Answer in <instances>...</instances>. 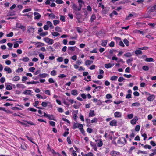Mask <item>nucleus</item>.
<instances>
[{
  "instance_id": "nucleus-1",
  "label": "nucleus",
  "mask_w": 156,
  "mask_h": 156,
  "mask_svg": "<svg viewBox=\"0 0 156 156\" xmlns=\"http://www.w3.org/2000/svg\"><path fill=\"white\" fill-rule=\"evenodd\" d=\"M43 40L45 42L48 43L49 45H51L54 43L53 39H51L48 37L44 38Z\"/></svg>"
},
{
  "instance_id": "nucleus-2",
  "label": "nucleus",
  "mask_w": 156,
  "mask_h": 156,
  "mask_svg": "<svg viewBox=\"0 0 156 156\" xmlns=\"http://www.w3.org/2000/svg\"><path fill=\"white\" fill-rule=\"evenodd\" d=\"M16 26L17 28L21 29L23 31H25L26 30V27L22 25L20 23H16Z\"/></svg>"
},
{
  "instance_id": "nucleus-3",
  "label": "nucleus",
  "mask_w": 156,
  "mask_h": 156,
  "mask_svg": "<svg viewBox=\"0 0 156 156\" xmlns=\"http://www.w3.org/2000/svg\"><path fill=\"white\" fill-rule=\"evenodd\" d=\"M34 15L35 16L34 19L35 20H38L40 19L41 17V15L38 12H34Z\"/></svg>"
},
{
  "instance_id": "nucleus-4",
  "label": "nucleus",
  "mask_w": 156,
  "mask_h": 156,
  "mask_svg": "<svg viewBox=\"0 0 156 156\" xmlns=\"http://www.w3.org/2000/svg\"><path fill=\"white\" fill-rule=\"evenodd\" d=\"M82 126V124H81L77 123H74L73 124V126L72 127L73 129H76L79 128V129L80 128V125Z\"/></svg>"
},
{
  "instance_id": "nucleus-5",
  "label": "nucleus",
  "mask_w": 156,
  "mask_h": 156,
  "mask_svg": "<svg viewBox=\"0 0 156 156\" xmlns=\"http://www.w3.org/2000/svg\"><path fill=\"white\" fill-rule=\"evenodd\" d=\"M126 142V139L124 138L121 137L118 140L117 143L119 144H123Z\"/></svg>"
},
{
  "instance_id": "nucleus-6",
  "label": "nucleus",
  "mask_w": 156,
  "mask_h": 156,
  "mask_svg": "<svg viewBox=\"0 0 156 156\" xmlns=\"http://www.w3.org/2000/svg\"><path fill=\"white\" fill-rule=\"evenodd\" d=\"M117 122L115 120H113L111 121L109 123L110 125L112 126H115L117 125Z\"/></svg>"
},
{
  "instance_id": "nucleus-7",
  "label": "nucleus",
  "mask_w": 156,
  "mask_h": 156,
  "mask_svg": "<svg viewBox=\"0 0 156 156\" xmlns=\"http://www.w3.org/2000/svg\"><path fill=\"white\" fill-rule=\"evenodd\" d=\"M156 10V5L151 7L149 10L148 12L149 14Z\"/></svg>"
},
{
  "instance_id": "nucleus-8",
  "label": "nucleus",
  "mask_w": 156,
  "mask_h": 156,
  "mask_svg": "<svg viewBox=\"0 0 156 156\" xmlns=\"http://www.w3.org/2000/svg\"><path fill=\"white\" fill-rule=\"evenodd\" d=\"M99 141V142L98 143L97 146L98 147H101L103 145V142L101 139L97 140H95V142H97Z\"/></svg>"
},
{
  "instance_id": "nucleus-9",
  "label": "nucleus",
  "mask_w": 156,
  "mask_h": 156,
  "mask_svg": "<svg viewBox=\"0 0 156 156\" xmlns=\"http://www.w3.org/2000/svg\"><path fill=\"white\" fill-rule=\"evenodd\" d=\"M155 96L154 95H151L148 97L147 99L148 100L150 101H152L154 99Z\"/></svg>"
},
{
  "instance_id": "nucleus-10",
  "label": "nucleus",
  "mask_w": 156,
  "mask_h": 156,
  "mask_svg": "<svg viewBox=\"0 0 156 156\" xmlns=\"http://www.w3.org/2000/svg\"><path fill=\"white\" fill-rule=\"evenodd\" d=\"M90 144L91 146L92 147L94 150L96 151L97 150V147L96 144L92 142V141H91L90 142Z\"/></svg>"
},
{
  "instance_id": "nucleus-11",
  "label": "nucleus",
  "mask_w": 156,
  "mask_h": 156,
  "mask_svg": "<svg viewBox=\"0 0 156 156\" xmlns=\"http://www.w3.org/2000/svg\"><path fill=\"white\" fill-rule=\"evenodd\" d=\"M115 117L117 118H120L121 117V113L119 112H116L114 114Z\"/></svg>"
},
{
  "instance_id": "nucleus-12",
  "label": "nucleus",
  "mask_w": 156,
  "mask_h": 156,
  "mask_svg": "<svg viewBox=\"0 0 156 156\" xmlns=\"http://www.w3.org/2000/svg\"><path fill=\"white\" fill-rule=\"evenodd\" d=\"M120 154L119 152H117L114 151H112L111 152L110 154L112 156H116Z\"/></svg>"
},
{
  "instance_id": "nucleus-13",
  "label": "nucleus",
  "mask_w": 156,
  "mask_h": 156,
  "mask_svg": "<svg viewBox=\"0 0 156 156\" xmlns=\"http://www.w3.org/2000/svg\"><path fill=\"white\" fill-rule=\"evenodd\" d=\"M114 65V64H111V63H109L105 64L104 66L106 68L108 69L112 67Z\"/></svg>"
},
{
  "instance_id": "nucleus-14",
  "label": "nucleus",
  "mask_w": 156,
  "mask_h": 156,
  "mask_svg": "<svg viewBox=\"0 0 156 156\" xmlns=\"http://www.w3.org/2000/svg\"><path fill=\"white\" fill-rule=\"evenodd\" d=\"M71 93L72 95L74 96H76L78 94V91L76 89L73 90Z\"/></svg>"
},
{
  "instance_id": "nucleus-15",
  "label": "nucleus",
  "mask_w": 156,
  "mask_h": 156,
  "mask_svg": "<svg viewBox=\"0 0 156 156\" xmlns=\"http://www.w3.org/2000/svg\"><path fill=\"white\" fill-rule=\"evenodd\" d=\"M95 114L94 113V110H90L89 114V117H92L95 115Z\"/></svg>"
},
{
  "instance_id": "nucleus-16",
  "label": "nucleus",
  "mask_w": 156,
  "mask_h": 156,
  "mask_svg": "<svg viewBox=\"0 0 156 156\" xmlns=\"http://www.w3.org/2000/svg\"><path fill=\"white\" fill-rule=\"evenodd\" d=\"M49 76L48 74L47 73H42L40 74L39 75V76L41 78H45L47 77H48Z\"/></svg>"
},
{
  "instance_id": "nucleus-17",
  "label": "nucleus",
  "mask_w": 156,
  "mask_h": 156,
  "mask_svg": "<svg viewBox=\"0 0 156 156\" xmlns=\"http://www.w3.org/2000/svg\"><path fill=\"white\" fill-rule=\"evenodd\" d=\"M72 8L75 11H78V10L77 6L75 3H73L72 5Z\"/></svg>"
},
{
  "instance_id": "nucleus-18",
  "label": "nucleus",
  "mask_w": 156,
  "mask_h": 156,
  "mask_svg": "<svg viewBox=\"0 0 156 156\" xmlns=\"http://www.w3.org/2000/svg\"><path fill=\"white\" fill-rule=\"evenodd\" d=\"M46 23L48 27L51 29H53L54 28V26L53 25L52 23L50 21H47L46 22Z\"/></svg>"
},
{
  "instance_id": "nucleus-19",
  "label": "nucleus",
  "mask_w": 156,
  "mask_h": 156,
  "mask_svg": "<svg viewBox=\"0 0 156 156\" xmlns=\"http://www.w3.org/2000/svg\"><path fill=\"white\" fill-rule=\"evenodd\" d=\"M46 49L48 51L50 52H53L55 50L52 47L50 46H47L46 48Z\"/></svg>"
},
{
  "instance_id": "nucleus-20",
  "label": "nucleus",
  "mask_w": 156,
  "mask_h": 156,
  "mask_svg": "<svg viewBox=\"0 0 156 156\" xmlns=\"http://www.w3.org/2000/svg\"><path fill=\"white\" fill-rule=\"evenodd\" d=\"M81 133L83 135H85V131L83 128V126L82 125V126L81 125L80 126V128L79 129Z\"/></svg>"
},
{
  "instance_id": "nucleus-21",
  "label": "nucleus",
  "mask_w": 156,
  "mask_h": 156,
  "mask_svg": "<svg viewBox=\"0 0 156 156\" xmlns=\"http://www.w3.org/2000/svg\"><path fill=\"white\" fill-rule=\"evenodd\" d=\"M145 61L147 62H153L154 59L152 58H146Z\"/></svg>"
},
{
  "instance_id": "nucleus-22",
  "label": "nucleus",
  "mask_w": 156,
  "mask_h": 156,
  "mask_svg": "<svg viewBox=\"0 0 156 156\" xmlns=\"http://www.w3.org/2000/svg\"><path fill=\"white\" fill-rule=\"evenodd\" d=\"M130 122L132 125L136 124V117L135 116L133 119Z\"/></svg>"
},
{
  "instance_id": "nucleus-23",
  "label": "nucleus",
  "mask_w": 156,
  "mask_h": 156,
  "mask_svg": "<svg viewBox=\"0 0 156 156\" xmlns=\"http://www.w3.org/2000/svg\"><path fill=\"white\" fill-rule=\"evenodd\" d=\"M93 62L92 61L87 60L85 61V65L87 66L90 65L93 63Z\"/></svg>"
},
{
  "instance_id": "nucleus-24",
  "label": "nucleus",
  "mask_w": 156,
  "mask_h": 156,
  "mask_svg": "<svg viewBox=\"0 0 156 156\" xmlns=\"http://www.w3.org/2000/svg\"><path fill=\"white\" fill-rule=\"evenodd\" d=\"M107 40H102V43H101V45L105 47L106 46V45L107 44Z\"/></svg>"
},
{
  "instance_id": "nucleus-25",
  "label": "nucleus",
  "mask_w": 156,
  "mask_h": 156,
  "mask_svg": "<svg viewBox=\"0 0 156 156\" xmlns=\"http://www.w3.org/2000/svg\"><path fill=\"white\" fill-rule=\"evenodd\" d=\"M4 70L7 71L8 73H10L12 72V70L9 67H5L4 68Z\"/></svg>"
},
{
  "instance_id": "nucleus-26",
  "label": "nucleus",
  "mask_w": 156,
  "mask_h": 156,
  "mask_svg": "<svg viewBox=\"0 0 156 156\" xmlns=\"http://www.w3.org/2000/svg\"><path fill=\"white\" fill-rule=\"evenodd\" d=\"M20 77L18 76H16L12 79V80L14 81H16L19 80H20Z\"/></svg>"
},
{
  "instance_id": "nucleus-27",
  "label": "nucleus",
  "mask_w": 156,
  "mask_h": 156,
  "mask_svg": "<svg viewBox=\"0 0 156 156\" xmlns=\"http://www.w3.org/2000/svg\"><path fill=\"white\" fill-rule=\"evenodd\" d=\"M29 60V58L27 57H26L22 59L20 58V60H22L24 62H27Z\"/></svg>"
},
{
  "instance_id": "nucleus-28",
  "label": "nucleus",
  "mask_w": 156,
  "mask_h": 156,
  "mask_svg": "<svg viewBox=\"0 0 156 156\" xmlns=\"http://www.w3.org/2000/svg\"><path fill=\"white\" fill-rule=\"evenodd\" d=\"M96 16L95 14H93L91 17L90 19V21L92 22L94 20L96 19Z\"/></svg>"
},
{
  "instance_id": "nucleus-29",
  "label": "nucleus",
  "mask_w": 156,
  "mask_h": 156,
  "mask_svg": "<svg viewBox=\"0 0 156 156\" xmlns=\"http://www.w3.org/2000/svg\"><path fill=\"white\" fill-rule=\"evenodd\" d=\"M52 35L54 37H57L60 35V33L57 32H52Z\"/></svg>"
},
{
  "instance_id": "nucleus-30",
  "label": "nucleus",
  "mask_w": 156,
  "mask_h": 156,
  "mask_svg": "<svg viewBox=\"0 0 156 156\" xmlns=\"http://www.w3.org/2000/svg\"><path fill=\"white\" fill-rule=\"evenodd\" d=\"M48 32L47 31L43 32L39 34V35L41 36H44L48 35Z\"/></svg>"
},
{
  "instance_id": "nucleus-31",
  "label": "nucleus",
  "mask_w": 156,
  "mask_h": 156,
  "mask_svg": "<svg viewBox=\"0 0 156 156\" xmlns=\"http://www.w3.org/2000/svg\"><path fill=\"white\" fill-rule=\"evenodd\" d=\"M76 30L77 32L80 33H82L83 32V30L79 27H77L76 28Z\"/></svg>"
},
{
  "instance_id": "nucleus-32",
  "label": "nucleus",
  "mask_w": 156,
  "mask_h": 156,
  "mask_svg": "<svg viewBox=\"0 0 156 156\" xmlns=\"http://www.w3.org/2000/svg\"><path fill=\"white\" fill-rule=\"evenodd\" d=\"M93 101L94 102H96L97 101H98V102H100V103L97 104V105H101L102 104V102L100 100H98L96 98L94 99L93 100Z\"/></svg>"
},
{
  "instance_id": "nucleus-33",
  "label": "nucleus",
  "mask_w": 156,
  "mask_h": 156,
  "mask_svg": "<svg viewBox=\"0 0 156 156\" xmlns=\"http://www.w3.org/2000/svg\"><path fill=\"white\" fill-rule=\"evenodd\" d=\"M55 30L56 31L61 32L62 31V29L61 28L58 26H56L55 29Z\"/></svg>"
},
{
  "instance_id": "nucleus-34",
  "label": "nucleus",
  "mask_w": 156,
  "mask_h": 156,
  "mask_svg": "<svg viewBox=\"0 0 156 156\" xmlns=\"http://www.w3.org/2000/svg\"><path fill=\"white\" fill-rule=\"evenodd\" d=\"M27 31L29 33H34V29L33 27H30L27 30Z\"/></svg>"
},
{
  "instance_id": "nucleus-35",
  "label": "nucleus",
  "mask_w": 156,
  "mask_h": 156,
  "mask_svg": "<svg viewBox=\"0 0 156 156\" xmlns=\"http://www.w3.org/2000/svg\"><path fill=\"white\" fill-rule=\"evenodd\" d=\"M23 93L25 95H30L31 93V90H26L24 91Z\"/></svg>"
},
{
  "instance_id": "nucleus-36",
  "label": "nucleus",
  "mask_w": 156,
  "mask_h": 156,
  "mask_svg": "<svg viewBox=\"0 0 156 156\" xmlns=\"http://www.w3.org/2000/svg\"><path fill=\"white\" fill-rule=\"evenodd\" d=\"M123 42L125 44H126V45L127 46H128L129 45V42L126 39H125L123 40Z\"/></svg>"
},
{
  "instance_id": "nucleus-37",
  "label": "nucleus",
  "mask_w": 156,
  "mask_h": 156,
  "mask_svg": "<svg viewBox=\"0 0 156 156\" xmlns=\"http://www.w3.org/2000/svg\"><path fill=\"white\" fill-rule=\"evenodd\" d=\"M31 10V8H28L22 11V12L23 13L27 12H28L30 11Z\"/></svg>"
},
{
  "instance_id": "nucleus-38",
  "label": "nucleus",
  "mask_w": 156,
  "mask_h": 156,
  "mask_svg": "<svg viewBox=\"0 0 156 156\" xmlns=\"http://www.w3.org/2000/svg\"><path fill=\"white\" fill-rule=\"evenodd\" d=\"M98 122V119L97 118H94L91 121V122L92 123H97Z\"/></svg>"
},
{
  "instance_id": "nucleus-39",
  "label": "nucleus",
  "mask_w": 156,
  "mask_h": 156,
  "mask_svg": "<svg viewBox=\"0 0 156 156\" xmlns=\"http://www.w3.org/2000/svg\"><path fill=\"white\" fill-rule=\"evenodd\" d=\"M48 118L50 120H55V117L53 115H49Z\"/></svg>"
},
{
  "instance_id": "nucleus-40",
  "label": "nucleus",
  "mask_w": 156,
  "mask_h": 156,
  "mask_svg": "<svg viewBox=\"0 0 156 156\" xmlns=\"http://www.w3.org/2000/svg\"><path fill=\"white\" fill-rule=\"evenodd\" d=\"M55 2L58 4H62L64 3V2L62 0H56Z\"/></svg>"
},
{
  "instance_id": "nucleus-41",
  "label": "nucleus",
  "mask_w": 156,
  "mask_h": 156,
  "mask_svg": "<svg viewBox=\"0 0 156 156\" xmlns=\"http://www.w3.org/2000/svg\"><path fill=\"white\" fill-rule=\"evenodd\" d=\"M117 76H113L111 78L110 80L112 81H115L117 80Z\"/></svg>"
},
{
  "instance_id": "nucleus-42",
  "label": "nucleus",
  "mask_w": 156,
  "mask_h": 156,
  "mask_svg": "<svg viewBox=\"0 0 156 156\" xmlns=\"http://www.w3.org/2000/svg\"><path fill=\"white\" fill-rule=\"evenodd\" d=\"M60 20L62 22H65L66 21L65 18L62 15H60Z\"/></svg>"
},
{
  "instance_id": "nucleus-43",
  "label": "nucleus",
  "mask_w": 156,
  "mask_h": 156,
  "mask_svg": "<svg viewBox=\"0 0 156 156\" xmlns=\"http://www.w3.org/2000/svg\"><path fill=\"white\" fill-rule=\"evenodd\" d=\"M79 3V7L78 8V11H80L81 10L82 7V5H83V4L82 3Z\"/></svg>"
},
{
  "instance_id": "nucleus-44",
  "label": "nucleus",
  "mask_w": 156,
  "mask_h": 156,
  "mask_svg": "<svg viewBox=\"0 0 156 156\" xmlns=\"http://www.w3.org/2000/svg\"><path fill=\"white\" fill-rule=\"evenodd\" d=\"M12 89V87L10 85H6V89L7 90H10Z\"/></svg>"
},
{
  "instance_id": "nucleus-45",
  "label": "nucleus",
  "mask_w": 156,
  "mask_h": 156,
  "mask_svg": "<svg viewBox=\"0 0 156 156\" xmlns=\"http://www.w3.org/2000/svg\"><path fill=\"white\" fill-rule=\"evenodd\" d=\"M144 147L145 149H151V147L149 145L146 144L144 146Z\"/></svg>"
},
{
  "instance_id": "nucleus-46",
  "label": "nucleus",
  "mask_w": 156,
  "mask_h": 156,
  "mask_svg": "<svg viewBox=\"0 0 156 156\" xmlns=\"http://www.w3.org/2000/svg\"><path fill=\"white\" fill-rule=\"evenodd\" d=\"M53 22L54 25L56 26L59 23L60 21L58 20H54Z\"/></svg>"
},
{
  "instance_id": "nucleus-47",
  "label": "nucleus",
  "mask_w": 156,
  "mask_h": 156,
  "mask_svg": "<svg viewBox=\"0 0 156 156\" xmlns=\"http://www.w3.org/2000/svg\"><path fill=\"white\" fill-rule=\"evenodd\" d=\"M57 60L60 62H62L63 61V58L62 57H58L57 58Z\"/></svg>"
},
{
  "instance_id": "nucleus-48",
  "label": "nucleus",
  "mask_w": 156,
  "mask_h": 156,
  "mask_svg": "<svg viewBox=\"0 0 156 156\" xmlns=\"http://www.w3.org/2000/svg\"><path fill=\"white\" fill-rule=\"evenodd\" d=\"M142 69L145 71H147L149 69V67L147 66H143Z\"/></svg>"
},
{
  "instance_id": "nucleus-49",
  "label": "nucleus",
  "mask_w": 156,
  "mask_h": 156,
  "mask_svg": "<svg viewBox=\"0 0 156 156\" xmlns=\"http://www.w3.org/2000/svg\"><path fill=\"white\" fill-rule=\"evenodd\" d=\"M133 15L132 14H129L126 18V20H129L130 19V18L132 17Z\"/></svg>"
},
{
  "instance_id": "nucleus-50",
  "label": "nucleus",
  "mask_w": 156,
  "mask_h": 156,
  "mask_svg": "<svg viewBox=\"0 0 156 156\" xmlns=\"http://www.w3.org/2000/svg\"><path fill=\"white\" fill-rule=\"evenodd\" d=\"M49 124L53 127H55V123L54 121H49Z\"/></svg>"
},
{
  "instance_id": "nucleus-51",
  "label": "nucleus",
  "mask_w": 156,
  "mask_h": 156,
  "mask_svg": "<svg viewBox=\"0 0 156 156\" xmlns=\"http://www.w3.org/2000/svg\"><path fill=\"white\" fill-rule=\"evenodd\" d=\"M23 71V68L22 67L18 68V69L16 70L17 73L22 72Z\"/></svg>"
},
{
  "instance_id": "nucleus-52",
  "label": "nucleus",
  "mask_w": 156,
  "mask_h": 156,
  "mask_svg": "<svg viewBox=\"0 0 156 156\" xmlns=\"http://www.w3.org/2000/svg\"><path fill=\"white\" fill-rule=\"evenodd\" d=\"M75 47H69L68 49L69 50L72 51H74L75 50Z\"/></svg>"
},
{
  "instance_id": "nucleus-53",
  "label": "nucleus",
  "mask_w": 156,
  "mask_h": 156,
  "mask_svg": "<svg viewBox=\"0 0 156 156\" xmlns=\"http://www.w3.org/2000/svg\"><path fill=\"white\" fill-rule=\"evenodd\" d=\"M50 74L52 76H55L56 75V71L54 70H52Z\"/></svg>"
},
{
  "instance_id": "nucleus-54",
  "label": "nucleus",
  "mask_w": 156,
  "mask_h": 156,
  "mask_svg": "<svg viewBox=\"0 0 156 156\" xmlns=\"http://www.w3.org/2000/svg\"><path fill=\"white\" fill-rule=\"evenodd\" d=\"M42 106L44 107H46L48 105L47 103L45 102H43L41 103Z\"/></svg>"
},
{
  "instance_id": "nucleus-55",
  "label": "nucleus",
  "mask_w": 156,
  "mask_h": 156,
  "mask_svg": "<svg viewBox=\"0 0 156 156\" xmlns=\"http://www.w3.org/2000/svg\"><path fill=\"white\" fill-rule=\"evenodd\" d=\"M87 131L89 133H90L93 132V129L91 128H88L87 129Z\"/></svg>"
},
{
  "instance_id": "nucleus-56",
  "label": "nucleus",
  "mask_w": 156,
  "mask_h": 156,
  "mask_svg": "<svg viewBox=\"0 0 156 156\" xmlns=\"http://www.w3.org/2000/svg\"><path fill=\"white\" fill-rule=\"evenodd\" d=\"M124 56L127 57H129L131 56L132 55L130 53H127L124 54Z\"/></svg>"
},
{
  "instance_id": "nucleus-57",
  "label": "nucleus",
  "mask_w": 156,
  "mask_h": 156,
  "mask_svg": "<svg viewBox=\"0 0 156 156\" xmlns=\"http://www.w3.org/2000/svg\"><path fill=\"white\" fill-rule=\"evenodd\" d=\"M35 70V68L34 67H31L29 69V71L32 72H33Z\"/></svg>"
},
{
  "instance_id": "nucleus-58",
  "label": "nucleus",
  "mask_w": 156,
  "mask_h": 156,
  "mask_svg": "<svg viewBox=\"0 0 156 156\" xmlns=\"http://www.w3.org/2000/svg\"><path fill=\"white\" fill-rule=\"evenodd\" d=\"M47 15L49 16V17H51L53 18H55V15L53 13H47Z\"/></svg>"
},
{
  "instance_id": "nucleus-59",
  "label": "nucleus",
  "mask_w": 156,
  "mask_h": 156,
  "mask_svg": "<svg viewBox=\"0 0 156 156\" xmlns=\"http://www.w3.org/2000/svg\"><path fill=\"white\" fill-rule=\"evenodd\" d=\"M125 80V79L123 77H120L119 78L118 81L119 82H121L124 80Z\"/></svg>"
},
{
  "instance_id": "nucleus-60",
  "label": "nucleus",
  "mask_w": 156,
  "mask_h": 156,
  "mask_svg": "<svg viewBox=\"0 0 156 156\" xmlns=\"http://www.w3.org/2000/svg\"><path fill=\"white\" fill-rule=\"evenodd\" d=\"M67 141L69 144H71V141L69 136H68L67 138Z\"/></svg>"
},
{
  "instance_id": "nucleus-61",
  "label": "nucleus",
  "mask_w": 156,
  "mask_h": 156,
  "mask_svg": "<svg viewBox=\"0 0 156 156\" xmlns=\"http://www.w3.org/2000/svg\"><path fill=\"white\" fill-rule=\"evenodd\" d=\"M133 115L132 114L128 115L127 117L129 119H131L133 118Z\"/></svg>"
},
{
  "instance_id": "nucleus-62",
  "label": "nucleus",
  "mask_w": 156,
  "mask_h": 156,
  "mask_svg": "<svg viewBox=\"0 0 156 156\" xmlns=\"http://www.w3.org/2000/svg\"><path fill=\"white\" fill-rule=\"evenodd\" d=\"M106 98L107 99H110L112 98V97L111 94H108L106 95Z\"/></svg>"
},
{
  "instance_id": "nucleus-63",
  "label": "nucleus",
  "mask_w": 156,
  "mask_h": 156,
  "mask_svg": "<svg viewBox=\"0 0 156 156\" xmlns=\"http://www.w3.org/2000/svg\"><path fill=\"white\" fill-rule=\"evenodd\" d=\"M39 56L40 57V58L42 59V60H43L44 59V55L41 53H40L39 54Z\"/></svg>"
},
{
  "instance_id": "nucleus-64",
  "label": "nucleus",
  "mask_w": 156,
  "mask_h": 156,
  "mask_svg": "<svg viewBox=\"0 0 156 156\" xmlns=\"http://www.w3.org/2000/svg\"><path fill=\"white\" fill-rule=\"evenodd\" d=\"M45 93L48 95H51L50 92L49 90H47L45 91Z\"/></svg>"
}]
</instances>
